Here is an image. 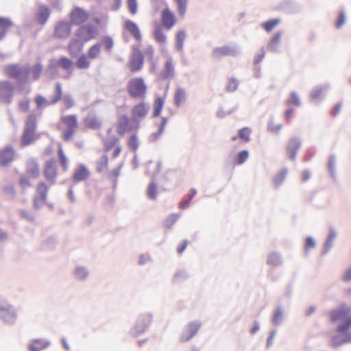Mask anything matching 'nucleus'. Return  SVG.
<instances>
[{"label": "nucleus", "mask_w": 351, "mask_h": 351, "mask_svg": "<svg viewBox=\"0 0 351 351\" xmlns=\"http://www.w3.org/2000/svg\"><path fill=\"white\" fill-rule=\"evenodd\" d=\"M161 21L163 27L167 29H170L176 24V16L168 7L162 11Z\"/></svg>", "instance_id": "nucleus-18"}, {"label": "nucleus", "mask_w": 351, "mask_h": 351, "mask_svg": "<svg viewBox=\"0 0 351 351\" xmlns=\"http://www.w3.org/2000/svg\"><path fill=\"white\" fill-rule=\"evenodd\" d=\"M85 126L92 130H97L102 125V121L95 114H89L84 119Z\"/></svg>", "instance_id": "nucleus-27"}, {"label": "nucleus", "mask_w": 351, "mask_h": 351, "mask_svg": "<svg viewBox=\"0 0 351 351\" xmlns=\"http://www.w3.org/2000/svg\"><path fill=\"white\" fill-rule=\"evenodd\" d=\"M35 103L37 109H40L45 106L51 105V101H48L43 96L37 95L35 97Z\"/></svg>", "instance_id": "nucleus-57"}, {"label": "nucleus", "mask_w": 351, "mask_h": 351, "mask_svg": "<svg viewBox=\"0 0 351 351\" xmlns=\"http://www.w3.org/2000/svg\"><path fill=\"white\" fill-rule=\"evenodd\" d=\"M15 152L12 145H8L0 150V167L8 166L14 159Z\"/></svg>", "instance_id": "nucleus-14"}, {"label": "nucleus", "mask_w": 351, "mask_h": 351, "mask_svg": "<svg viewBox=\"0 0 351 351\" xmlns=\"http://www.w3.org/2000/svg\"><path fill=\"white\" fill-rule=\"evenodd\" d=\"M130 119L126 114H122L118 118L117 133L122 136L127 132Z\"/></svg>", "instance_id": "nucleus-30"}, {"label": "nucleus", "mask_w": 351, "mask_h": 351, "mask_svg": "<svg viewBox=\"0 0 351 351\" xmlns=\"http://www.w3.org/2000/svg\"><path fill=\"white\" fill-rule=\"evenodd\" d=\"M343 320V323L339 324L337 328V332L340 333H346L351 328V316Z\"/></svg>", "instance_id": "nucleus-48"}, {"label": "nucleus", "mask_w": 351, "mask_h": 351, "mask_svg": "<svg viewBox=\"0 0 351 351\" xmlns=\"http://www.w3.org/2000/svg\"><path fill=\"white\" fill-rule=\"evenodd\" d=\"M177 3L178 12L181 16H184L186 14L188 0H174Z\"/></svg>", "instance_id": "nucleus-53"}, {"label": "nucleus", "mask_w": 351, "mask_h": 351, "mask_svg": "<svg viewBox=\"0 0 351 351\" xmlns=\"http://www.w3.org/2000/svg\"><path fill=\"white\" fill-rule=\"evenodd\" d=\"M147 89V86L143 77L132 78L127 84L128 93L132 99H144Z\"/></svg>", "instance_id": "nucleus-3"}, {"label": "nucleus", "mask_w": 351, "mask_h": 351, "mask_svg": "<svg viewBox=\"0 0 351 351\" xmlns=\"http://www.w3.org/2000/svg\"><path fill=\"white\" fill-rule=\"evenodd\" d=\"M302 146V141L297 136L291 137L287 143L286 154L287 156L291 160L295 161L298 154V152Z\"/></svg>", "instance_id": "nucleus-10"}, {"label": "nucleus", "mask_w": 351, "mask_h": 351, "mask_svg": "<svg viewBox=\"0 0 351 351\" xmlns=\"http://www.w3.org/2000/svg\"><path fill=\"white\" fill-rule=\"evenodd\" d=\"M350 311L348 307L332 310L330 313V321L336 322L338 320L346 319L348 317V315L350 313Z\"/></svg>", "instance_id": "nucleus-23"}, {"label": "nucleus", "mask_w": 351, "mask_h": 351, "mask_svg": "<svg viewBox=\"0 0 351 351\" xmlns=\"http://www.w3.org/2000/svg\"><path fill=\"white\" fill-rule=\"evenodd\" d=\"M125 28L130 32V34L136 40H141L142 38L140 29L134 21L127 20L125 22Z\"/></svg>", "instance_id": "nucleus-26"}, {"label": "nucleus", "mask_w": 351, "mask_h": 351, "mask_svg": "<svg viewBox=\"0 0 351 351\" xmlns=\"http://www.w3.org/2000/svg\"><path fill=\"white\" fill-rule=\"evenodd\" d=\"M97 34V29L92 25L80 26L75 32V36L84 43L94 38Z\"/></svg>", "instance_id": "nucleus-8"}, {"label": "nucleus", "mask_w": 351, "mask_h": 351, "mask_svg": "<svg viewBox=\"0 0 351 351\" xmlns=\"http://www.w3.org/2000/svg\"><path fill=\"white\" fill-rule=\"evenodd\" d=\"M101 47V44L100 43L93 45L88 51V56L91 59L96 58L100 53Z\"/></svg>", "instance_id": "nucleus-46"}, {"label": "nucleus", "mask_w": 351, "mask_h": 351, "mask_svg": "<svg viewBox=\"0 0 351 351\" xmlns=\"http://www.w3.org/2000/svg\"><path fill=\"white\" fill-rule=\"evenodd\" d=\"M280 23V19H272L261 24V27L267 32H271L276 25Z\"/></svg>", "instance_id": "nucleus-43"}, {"label": "nucleus", "mask_w": 351, "mask_h": 351, "mask_svg": "<svg viewBox=\"0 0 351 351\" xmlns=\"http://www.w3.org/2000/svg\"><path fill=\"white\" fill-rule=\"evenodd\" d=\"M315 246V241L312 237H307L306 238L304 244V254L306 256L308 254V250L313 248Z\"/></svg>", "instance_id": "nucleus-60"}, {"label": "nucleus", "mask_w": 351, "mask_h": 351, "mask_svg": "<svg viewBox=\"0 0 351 351\" xmlns=\"http://www.w3.org/2000/svg\"><path fill=\"white\" fill-rule=\"evenodd\" d=\"M51 14L50 9L45 5H40L36 10L35 19L36 22L44 25L48 21Z\"/></svg>", "instance_id": "nucleus-19"}, {"label": "nucleus", "mask_w": 351, "mask_h": 351, "mask_svg": "<svg viewBox=\"0 0 351 351\" xmlns=\"http://www.w3.org/2000/svg\"><path fill=\"white\" fill-rule=\"evenodd\" d=\"M128 145L132 152H136L138 148V140L136 134L130 136L128 141Z\"/></svg>", "instance_id": "nucleus-51"}, {"label": "nucleus", "mask_w": 351, "mask_h": 351, "mask_svg": "<svg viewBox=\"0 0 351 351\" xmlns=\"http://www.w3.org/2000/svg\"><path fill=\"white\" fill-rule=\"evenodd\" d=\"M62 84L60 82H58L56 84L55 95L51 101V104H55L56 103L59 101L62 98Z\"/></svg>", "instance_id": "nucleus-55"}, {"label": "nucleus", "mask_w": 351, "mask_h": 351, "mask_svg": "<svg viewBox=\"0 0 351 351\" xmlns=\"http://www.w3.org/2000/svg\"><path fill=\"white\" fill-rule=\"evenodd\" d=\"M75 66L79 69H87L90 66V62L85 54L81 55L75 62Z\"/></svg>", "instance_id": "nucleus-44"}, {"label": "nucleus", "mask_w": 351, "mask_h": 351, "mask_svg": "<svg viewBox=\"0 0 351 351\" xmlns=\"http://www.w3.org/2000/svg\"><path fill=\"white\" fill-rule=\"evenodd\" d=\"M196 193H197L196 189L194 188H191L187 195V199L180 202V208L181 209H186L187 208H189L192 199L194 197V196L196 195Z\"/></svg>", "instance_id": "nucleus-42"}, {"label": "nucleus", "mask_w": 351, "mask_h": 351, "mask_svg": "<svg viewBox=\"0 0 351 351\" xmlns=\"http://www.w3.org/2000/svg\"><path fill=\"white\" fill-rule=\"evenodd\" d=\"M153 316L152 314L145 313L139 315L136 319L135 326L130 330V334L136 337L148 330Z\"/></svg>", "instance_id": "nucleus-6"}, {"label": "nucleus", "mask_w": 351, "mask_h": 351, "mask_svg": "<svg viewBox=\"0 0 351 351\" xmlns=\"http://www.w3.org/2000/svg\"><path fill=\"white\" fill-rule=\"evenodd\" d=\"M287 173L288 169L287 168H284L274 176L273 183L276 188H278L282 184L287 176Z\"/></svg>", "instance_id": "nucleus-35"}, {"label": "nucleus", "mask_w": 351, "mask_h": 351, "mask_svg": "<svg viewBox=\"0 0 351 351\" xmlns=\"http://www.w3.org/2000/svg\"><path fill=\"white\" fill-rule=\"evenodd\" d=\"M43 67L41 63L38 62L30 69L29 66L26 65L20 66L19 64H12L5 66V73L10 77L16 80V85L19 90H23L24 86L28 82L29 73L32 72V80H37L39 79Z\"/></svg>", "instance_id": "nucleus-1"}, {"label": "nucleus", "mask_w": 351, "mask_h": 351, "mask_svg": "<svg viewBox=\"0 0 351 351\" xmlns=\"http://www.w3.org/2000/svg\"><path fill=\"white\" fill-rule=\"evenodd\" d=\"M48 192V187L44 182H40L36 187V192L35 195H37L39 197L43 199H47Z\"/></svg>", "instance_id": "nucleus-47"}, {"label": "nucleus", "mask_w": 351, "mask_h": 351, "mask_svg": "<svg viewBox=\"0 0 351 351\" xmlns=\"http://www.w3.org/2000/svg\"><path fill=\"white\" fill-rule=\"evenodd\" d=\"M62 121L67 128L75 129L77 127V117L74 114L63 117Z\"/></svg>", "instance_id": "nucleus-39"}, {"label": "nucleus", "mask_w": 351, "mask_h": 351, "mask_svg": "<svg viewBox=\"0 0 351 351\" xmlns=\"http://www.w3.org/2000/svg\"><path fill=\"white\" fill-rule=\"evenodd\" d=\"M282 128V124H278L276 125H274V120H273L272 117L269 119L268 124H267V129L269 131H270L271 132L277 134L280 131Z\"/></svg>", "instance_id": "nucleus-62"}, {"label": "nucleus", "mask_w": 351, "mask_h": 351, "mask_svg": "<svg viewBox=\"0 0 351 351\" xmlns=\"http://www.w3.org/2000/svg\"><path fill=\"white\" fill-rule=\"evenodd\" d=\"M107 51H110L113 47L114 42L112 38L109 36H104L101 40V43Z\"/></svg>", "instance_id": "nucleus-61"}, {"label": "nucleus", "mask_w": 351, "mask_h": 351, "mask_svg": "<svg viewBox=\"0 0 351 351\" xmlns=\"http://www.w3.org/2000/svg\"><path fill=\"white\" fill-rule=\"evenodd\" d=\"M186 38V33L184 30H180L176 36V48L178 51L183 49L184 42Z\"/></svg>", "instance_id": "nucleus-38"}, {"label": "nucleus", "mask_w": 351, "mask_h": 351, "mask_svg": "<svg viewBox=\"0 0 351 351\" xmlns=\"http://www.w3.org/2000/svg\"><path fill=\"white\" fill-rule=\"evenodd\" d=\"M327 168L331 179L334 182H336L337 178L336 173V156L335 154H331L329 156L327 163Z\"/></svg>", "instance_id": "nucleus-31"}, {"label": "nucleus", "mask_w": 351, "mask_h": 351, "mask_svg": "<svg viewBox=\"0 0 351 351\" xmlns=\"http://www.w3.org/2000/svg\"><path fill=\"white\" fill-rule=\"evenodd\" d=\"M235 165H237L234 163V155L232 153H231L228 154V156L225 159L224 167L225 169H230L232 173Z\"/></svg>", "instance_id": "nucleus-52"}, {"label": "nucleus", "mask_w": 351, "mask_h": 351, "mask_svg": "<svg viewBox=\"0 0 351 351\" xmlns=\"http://www.w3.org/2000/svg\"><path fill=\"white\" fill-rule=\"evenodd\" d=\"M333 247V241L326 239L325 242L323 244L322 250L321 252L322 256L326 255Z\"/></svg>", "instance_id": "nucleus-64"}, {"label": "nucleus", "mask_w": 351, "mask_h": 351, "mask_svg": "<svg viewBox=\"0 0 351 351\" xmlns=\"http://www.w3.org/2000/svg\"><path fill=\"white\" fill-rule=\"evenodd\" d=\"M73 275L79 280H85L89 276V271L84 266L77 265L73 271Z\"/></svg>", "instance_id": "nucleus-33"}, {"label": "nucleus", "mask_w": 351, "mask_h": 351, "mask_svg": "<svg viewBox=\"0 0 351 351\" xmlns=\"http://www.w3.org/2000/svg\"><path fill=\"white\" fill-rule=\"evenodd\" d=\"M71 25L65 21H59L54 29V36L60 39L68 38L71 34Z\"/></svg>", "instance_id": "nucleus-12"}, {"label": "nucleus", "mask_w": 351, "mask_h": 351, "mask_svg": "<svg viewBox=\"0 0 351 351\" xmlns=\"http://www.w3.org/2000/svg\"><path fill=\"white\" fill-rule=\"evenodd\" d=\"M13 25V22L7 17L0 16V31H5L8 33V29Z\"/></svg>", "instance_id": "nucleus-50"}, {"label": "nucleus", "mask_w": 351, "mask_h": 351, "mask_svg": "<svg viewBox=\"0 0 351 351\" xmlns=\"http://www.w3.org/2000/svg\"><path fill=\"white\" fill-rule=\"evenodd\" d=\"M88 19V14L80 7H75L70 13V23L72 25H81Z\"/></svg>", "instance_id": "nucleus-11"}, {"label": "nucleus", "mask_w": 351, "mask_h": 351, "mask_svg": "<svg viewBox=\"0 0 351 351\" xmlns=\"http://www.w3.org/2000/svg\"><path fill=\"white\" fill-rule=\"evenodd\" d=\"M164 103L165 99L161 97H158L155 99L154 104V111L152 114L153 117H158L160 115L161 111L164 106Z\"/></svg>", "instance_id": "nucleus-36"}, {"label": "nucleus", "mask_w": 351, "mask_h": 351, "mask_svg": "<svg viewBox=\"0 0 351 351\" xmlns=\"http://www.w3.org/2000/svg\"><path fill=\"white\" fill-rule=\"evenodd\" d=\"M18 319L15 307L6 301H0V321L6 326H14Z\"/></svg>", "instance_id": "nucleus-5"}, {"label": "nucleus", "mask_w": 351, "mask_h": 351, "mask_svg": "<svg viewBox=\"0 0 351 351\" xmlns=\"http://www.w3.org/2000/svg\"><path fill=\"white\" fill-rule=\"evenodd\" d=\"M279 10L288 14H295L301 11V8L292 0H285L278 5Z\"/></svg>", "instance_id": "nucleus-17"}, {"label": "nucleus", "mask_w": 351, "mask_h": 351, "mask_svg": "<svg viewBox=\"0 0 351 351\" xmlns=\"http://www.w3.org/2000/svg\"><path fill=\"white\" fill-rule=\"evenodd\" d=\"M175 74V69L171 58H169L165 63L164 69L160 73L162 79H168L172 77Z\"/></svg>", "instance_id": "nucleus-29"}, {"label": "nucleus", "mask_w": 351, "mask_h": 351, "mask_svg": "<svg viewBox=\"0 0 351 351\" xmlns=\"http://www.w3.org/2000/svg\"><path fill=\"white\" fill-rule=\"evenodd\" d=\"M266 263L272 267H279L283 264V258L280 253L272 252L268 254Z\"/></svg>", "instance_id": "nucleus-25"}, {"label": "nucleus", "mask_w": 351, "mask_h": 351, "mask_svg": "<svg viewBox=\"0 0 351 351\" xmlns=\"http://www.w3.org/2000/svg\"><path fill=\"white\" fill-rule=\"evenodd\" d=\"M47 199H43L42 197H39L37 195H34V208L36 210L40 209L45 204Z\"/></svg>", "instance_id": "nucleus-63"}, {"label": "nucleus", "mask_w": 351, "mask_h": 351, "mask_svg": "<svg viewBox=\"0 0 351 351\" xmlns=\"http://www.w3.org/2000/svg\"><path fill=\"white\" fill-rule=\"evenodd\" d=\"M108 164V157L107 155L104 154L96 162V171L101 173L104 169H107Z\"/></svg>", "instance_id": "nucleus-37"}, {"label": "nucleus", "mask_w": 351, "mask_h": 351, "mask_svg": "<svg viewBox=\"0 0 351 351\" xmlns=\"http://www.w3.org/2000/svg\"><path fill=\"white\" fill-rule=\"evenodd\" d=\"M73 64V61L66 56H61L58 60H52L50 64L47 66L45 74L51 79L56 78L58 75V68L60 67L64 70L68 71V77H70L73 71L71 69Z\"/></svg>", "instance_id": "nucleus-2"}, {"label": "nucleus", "mask_w": 351, "mask_h": 351, "mask_svg": "<svg viewBox=\"0 0 351 351\" xmlns=\"http://www.w3.org/2000/svg\"><path fill=\"white\" fill-rule=\"evenodd\" d=\"M186 94L184 88L179 87L174 93V104L176 107H180L181 104L186 100Z\"/></svg>", "instance_id": "nucleus-34"}, {"label": "nucleus", "mask_w": 351, "mask_h": 351, "mask_svg": "<svg viewBox=\"0 0 351 351\" xmlns=\"http://www.w3.org/2000/svg\"><path fill=\"white\" fill-rule=\"evenodd\" d=\"M144 56L143 53L138 49H134L131 57L130 69L132 73L140 71L143 66Z\"/></svg>", "instance_id": "nucleus-13"}, {"label": "nucleus", "mask_w": 351, "mask_h": 351, "mask_svg": "<svg viewBox=\"0 0 351 351\" xmlns=\"http://www.w3.org/2000/svg\"><path fill=\"white\" fill-rule=\"evenodd\" d=\"M26 171L27 173L33 178H36L39 176V165L34 159H30L28 160L27 163Z\"/></svg>", "instance_id": "nucleus-28"}, {"label": "nucleus", "mask_w": 351, "mask_h": 351, "mask_svg": "<svg viewBox=\"0 0 351 351\" xmlns=\"http://www.w3.org/2000/svg\"><path fill=\"white\" fill-rule=\"evenodd\" d=\"M249 158V152L247 149L240 151L234 156V163L237 165H243Z\"/></svg>", "instance_id": "nucleus-41"}, {"label": "nucleus", "mask_w": 351, "mask_h": 351, "mask_svg": "<svg viewBox=\"0 0 351 351\" xmlns=\"http://www.w3.org/2000/svg\"><path fill=\"white\" fill-rule=\"evenodd\" d=\"M179 217V215L177 214H171L169 215L164 221L165 226L167 228H171L173 225L176 222Z\"/></svg>", "instance_id": "nucleus-58"}, {"label": "nucleus", "mask_w": 351, "mask_h": 351, "mask_svg": "<svg viewBox=\"0 0 351 351\" xmlns=\"http://www.w3.org/2000/svg\"><path fill=\"white\" fill-rule=\"evenodd\" d=\"M330 341L332 346L335 348L346 344L344 333L332 336Z\"/></svg>", "instance_id": "nucleus-45"}, {"label": "nucleus", "mask_w": 351, "mask_h": 351, "mask_svg": "<svg viewBox=\"0 0 351 351\" xmlns=\"http://www.w3.org/2000/svg\"><path fill=\"white\" fill-rule=\"evenodd\" d=\"M200 327L201 323L199 321L190 322L180 336V341L186 342L191 340L197 334Z\"/></svg>", "instance_id": "nucleus-15"}, {"label": "nucleus", "mask_w": 351, "mask_h": 351, "mask_svg": "<svg viewBox=\"0 0 351 351\" xmlns=\"http://www.w3.org/2000/svg\"><path fill=\"white\" fill-rule=\"evenodd\" d=\"M251 132L252 131L250 128L245 127L238 131V136L245 142H249L250 141Z\"/></svg>", "instance_id": "nucleus-49"}, {"label": "nucleus", "mask_w": 351, "mask_h": 351, "mask_svg": "<svg viewBox=\"0 0 351 351\" xmlns=\"http://www.w3.org/2000/svg\"><path fill=\"white\" fill-rule=\"evenodd\" d=\"M149 110V106L146 103L142 101L139 104L135 105L131 111L132 120L135 121V119H137L138 121L144 119Z\"/></svg>", "instance_id": "nucleus-16"}, {"label": "nucleus", "mask_w": 351, "mask_h": 351, "mask_svg": "<svg viewBox=\"0 0 351 351\" xmlns=\"http://www.w3.org/2000/svg\"><path fill=\"white\" fill-rule=\"evenodd\" d=\"M58 153L60 162L62 165L64 171H66V169L68 168V166L66 164L67 158H66V156L64 155L63 149L60 145L59 146Z\"/></svg>", "instance_id": "nucleus-59"}, {"label": "nucleus", "mask_w": 351, "mask_h": 351, "mask_svg": "<svg viewBox=\"0 0 351 351\" xmlns=\"http://www.w3.org/2000/svg\"><path fill=\"white\" fill-rule=\"evenodd\" d=\"M37 128V119L35 114L28 115L25 123L24 130L21 138L23 146L29 145L34 140V134Z\"/></svg>", "instance_id": "nucleus-4"}, {"label": "nucleus", "mask_w": 351, "mask_h": 351, "mask_svg": "<svg viewBox=\"0 0 351 351\" xmlns=\"http://www.w3.org/2000/svg\"><path fill=\"white\" fill-rule=\"evenodd\" d=\"M154 38L155 40L159 44H164L166 43L167 36L163 33L162 28L157 26L154 31Z\"/></svg>", "instance_id": "nucleus-40"}, {"label": "nucleus", "mask_w": 351, "mask_h": 351, "mask_svg": "<svg viewBox=\"0 0 351 351\" xmlns=\"http://www.w3.org/2000/svg\"><path fill=\"white\" fill-rule=\"evenodd\" d=\"M240 53L239 47L235 45H223L213 49L212 56L215 58H221L223 56L235 57Z\"/></svg>", "instance_id": "nucleus-9"}, {"label": "nucleus", "mask_w": 351, "mask_h": 351, "mask_svg": "<svg viewBox=\"0 0 351 351\" xmlns=\"http://www.w3.org/2000/svg\"><path fill=\"white\" fill-rule=\"evenodd\" d=\"M282 35L281 31H278L274 34L273 37L269 41L267 44V49L274 53H279V43Z\"/></svg>", "instance_id": "nucleus-24"}, {"label": "nucleus", "mask_w": 351, "mask_h": 351, "mask_svg": "<svg viewBox=\"0 0 351 351\" xmlns=\"http://www.w3.org/2000/svg\"><path fill=\"white\" fill-rule=\"evenodd\" d=\"M284 310L282 306H278L274 311L271 318V322L274 326H278L280 325L284 319Z\"/></svg>", "instance_id": "nucleus-32"}, {"label": "nucleus", "mask_w": 351, "mask_h": 351, "mask_svg": "<svg viewBox=\"0 0 351 351\" xmlns=\"http://www.w3.org/2000/svg\"><path fill=\"white\" fill-rule=\"evenodd\" d=\"M84 43L76 38H72L67 46V49L71 57L75 58L83 50Z\"/></svg>", "instance_id": "nucleus-21"}, {"label": "nucleus", "mask_w": 351, "mask_h": 351, "mask_svg": "<svg viewBox=\"0 0 351 351\" xmlns=\"http://www.w3.org/2000/svg\"><path fill=\"white\" fill-rule=\"evenodd\" d=\"M287 103L289 105H293L297 107H299L301 106V101H300V97H298V95L295 91H292L291 93L290 97L287 101Z\"/></svg>", "instance_id": "nucleus-56"}, {"label": "nucleus", "mask_w": 351, "mask_h": 351, "mask_svg": "<svg viewBox=\"0 0 351 351\" xmlns=\"http://www.w3.org/2000/svg\"><path fill=\"white\" fill-rule=\"evenodd\" d=\"M43 174L46 180L51 181L52 184L55 183L57 170L53 160H49L46 161Z\"/></svg>", "instance_id": "nucleus-22"}, {"label": "nucleus", "mask_w": 351, "mask_h": 351, "mask_svg": "<svg viewBox=\"0 0 351 351\" xmlns=\"http://www.w3.org/2000/svg\"><path fill=\"white\" fill-rule=\"evenodd\" d=\"M147 196L150 199L155 200L157 197V185L154 182H151L147 188Z\"/></svg>", "instance_id": "nucleus-54"}, {"label": "nucleus", "mask_w": 351, "mask_h": 351, "mask_svg": "<svg viewBox=\"0 0 351 351\" xmlns=\"http://www.w3.org/2000/svg\"><path fill=\"white\" fill-rule=\"evenodd\" d=\"M90 171L84 164H80L73 172V180L75 183L85 181L90 176Z\"/></svg>", "instance_id": "nucleus-20"}, {"label": "nucleus", "mask_w": 351, "mask_h": 351, "mask_svg": "<svg viewBox=\"0 0 351 351\" xmlns=\"http://www.w3.org/2000/svg\"><path fill=\"white\" fill-rule=\"evenodd\" d=\"M14 85L9 81L0 82V101L10 104L13 101Z\"/></svg>", "instance_id": "nucleus-7"}]
</instances>
